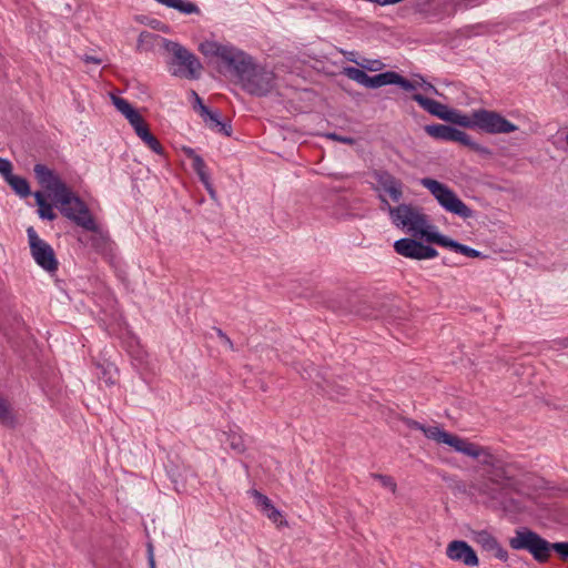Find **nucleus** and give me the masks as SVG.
I'll use <instances>...</instances> for the list:
<instances>
[{"label": "nucleus", "mask_w": 568, "mask_h": 568, "mask_svg": "<svg viewBox=\"0 0 568 568\" xmlns=\"http://www.w3.org/2000/svg\"><path fill=\"white\" fill-rule=\"evenodd\" d=\"M408 427L418 429L424 435L436 443L450 446L457 453L475 458L485 467L483 483L479 491L489 496L491 499H498L503 493L519 491L524 468L517 462L504 460L500 456L494 454L490 448L470 443L466 438L453 435L438 426H425L419 422L407 420Z\"/></svg>", "instance_id": "f257e3e1"}, {"label": "nucleus", "mask_w": 568, "mask_h": 568, "mask_svg": "<svg viewBox=\"0 0 568 568\" xmlns=\"http://www.w3.org/2000/svg\"><path fill=\"white\" fill-rule=\"evenodd\" d=\"M33 172L38 183L52 195L63 216L84 230H98L87 204L67 186L55 171L38 163Z\"/></svg>", "instance_id": "f03ea898"}, {"label": "nucleus", "mask_w": 568, "mask_h": 568, "mask_svg": "<svg viewBox=\"0 0 568 568\" xmlns=\"http://www.w3.org/2000/svg\"><path fill=\"white\" fill-rule=\"evenodd\" d=\"M200 52L206 58L220 59L229 70L234 72L239 81L252 69L253 58L243 50L216 41H204L199 45Z\"/></svg>", "instance_id": "7ed1b4c3"}, {"label": "nucleus", "mask_w": 568, "mask_h": 568, "mask_svg": "<svg viewBox=\"0 0 568 568\" xmlns=\"http://www.w3.org/2000/svg\"><path fill=\"white\" fill-rule=\"evenodd\" d=\"M379 197L385 207H387L392 222L397 227L405 229L413 236L423 237L427 242H430L428 237L432 234H439L428 230L430 226L428 225L427 217L419 209L409 204H399L393 207L383 195Z\"/></svg>", "instance_id": "20e7f679"}, {"label": "nucleus", "mask_w": 568, "mask_h": 568, "mask_svg": "<svg viewBox=\"0 0 568 568\" xmlns=\"http://www.w3.org/2000/svg\"><path fill=\"white\" fill-rule=\"evenodd\" d=\"M460 125L470 129L477 128L489 134L511 133L518 130L517 125L501 114L486 109L475 110L470 115L464 114Z\"/></svg>", "instance_id": "39448f33"}, {"label": "nucleus", "mask_w": 568, "mask_h": 568, "mask_svg": "<svg viewBox=\"0 0 568 568\" xmlns=\"http://www.w3.org/2000/svg\"><path fill=\"white\" fill-rule=\"evenodd\" d=\"M420 184L432 193L445 211L465 220L474 216L473 210L446 184L430 178L422 179Z\"/></svg>", "instance_id": "423d86ee"}, {"label": "nucleus", "mask_w": 568, "mask_h": 568, "mask_svg": "<svg viewBox=\"0 0 568 568\" xmlns=\"http://www.w3.org/2000/svg\"><path fill=\"white\" fill-rule=\"evenodd\" d=\"M342 73L348 79L369 89H377L384 85L396 84L405 91L416 90V84H414L413 81L405 79L395 71H386L374 77H369L365 71L358 68L345 67L343 68Z\"/></svg>", "instance_id": "0eeeda50"}, {"label": "nucleus", "mask_w": 568, "mask_h": 568, "mask_svg": "<svg viewBox=\"0 0 568 568\" xmlns=\"http://www.w3.org/2000/svg\"><path fill=\"white\" fill-rule=\"evenodd\" d=\"M164 48L172 54L170 64L175 67L172 75L192 80L200 77L202 64L195 54L182 44L170 40H165Z\"/></svg>", "instance_id": "6e6552de"}, {"label": "nucleus", "mask_w": 568, "mask_h": 568, "mask_svg": "<svg viewBox=\"0 0 568 568\" xmlns=\"http://www.w3.org/2000/svg\"><path fill=\"white\" fill-rule=\"evenodd\" d=\"M247 93L256 97H265L276 85V77L273 71L253 63L252 69L240 80Z\"/></svg>", "instance_id": "1a4fd4ad"}, {"label": "nucleus", "mask_w": 568, "mask_h": 568, "mask_svg": "<svg viewBox=\"0 0 568 568\" xmlns=\"http://www.w3.org/2000/svg\"><path fill=\"white\" fill-rule=\"evenodd\" d=\"M509 545L515 550L529 551L540 562L546 561L550 550L554 549L552 544L529 529L517 530L515 537L509 540Z\"/></svg>", "instance_id": "9d476101"}, {"label": "nucleus", "mask_w": 568, "mask_h": 568, "mask_svg": "<svg viewBox=\"0 0 568 568\" xmlns=\"http://www.w3.org/2000/svg\"><path fill=\"white\" fill-rule=\"evenodd\" d=\"M27 235L30 253L34 262L48 273H54L58 270L59 263L52 246L40 239L32 226L27 229Z\"/></svg>", "instance_id": "9b49d317"}, {"label": "nucleus", "mask_w": 568, "mask_h": 568, "mask_svg": "<svg viewBox=\"0 0 568 568\" xmlns=\"http://www.w3.org/2000/svg\"><path fill=\"white\" fill-rule=\"evenodd\" d=\"M394 250L397 254L414 260H430L438 255L434 247L408 237L397 240Z\"/></svg>", "instance_id": "f8f14e48"}, {"label": "nucleus", "mask_w": 568, "mask_h": 568, "mask_svg": "<svg viewBox=\"0 0 568 568\" xmlns=\"http://www.w3.org/2000/svg\"><path fill=\"white\" fill-rule=\"evenodd\" d=\"M413 100L417 102L419 106H422L425 111H427L432 115L437 116L438 119L449 121L458 125H460V122L463 121V113L456 110H452L436 100L426 98L419 93L414 94Z\"/></svg>", "instance_id": "ddd939ff"}, {"label": "nucleus", "mask_w": 568, "mask_h": 568, "mask_svg": "<svg viewBox=\"0 0 568 568\" xmlns=\"http://www.w3.org/2000/svg\"><path fill=\"white\" fill-rule=\"evenodd\" d=\"M446 556L465 566L475 567L479 564L475 550L464 540H453L447 545Z\"/></svg>", "instance_id": "4468645a"}, {"label": "nucleus", "mask_w": 568, "mask_h": 568, "mask_svg": "<svg viewBox=\"0 0 568 568\" xmlns=\"http://www.w3.org/2000/svg\"><path fill=\"white\" fill-rule=\"evenodd\" d=\"M377 183V190L390 196L394 202H398L403 196V183L387 171L374 173Z\"/></svg>", "instance_id": "2eb2a0df"}, {"label": "nucleus", "mask_w": 568, "mask_h": 568, "mask_svg": "<svg viewBox=\"0 0 568 568\" xmlns=\"http://www.w3.org/2000/svg\"><path fill=\"white\" fill-rule=\"evenodd\" d=\"M201 116L209 129L222 133L225 136L232 134L231 122L222 121L217 111H211L207 106L201 105Z\"/></svg>", "instance_id": "dca6fc26"}, {"label": "nucleus", "mask_w": 568, "mask_h": 568, "mask_svg": "<svg viewBox=\"0 0 568 568\" xmlns=\"http://www.w3.org/2000/svg\"><path fill=\"white\" fill-rule=\"evenodd\" d=\"M428 239L430 240V243H435V244H438L444 247H449V248L454 250L455 252H458L467 257H471V258L484 257L481 252H479L473 247H469L465 244H460L452 239H448L447 236H445L443 234H432Z\"/></svg>", "instance_id": "f3484780"}, {"label": "nucleus", "mask_w": 568, "mask_h": 568, "mask_svg": "<svg viewBox=\"0 0 568 568\" xmlns=\"http://www.w3.org/2000/svg\"><path fill=\"white\" fill-rule=\"evenodd\" d=\"M425 131L435 139L454 142L456 128L445 124H430L425 126Z\"/></svg>", "instance_id": "a211bd4d"}, {"label": "nucleus", "mask_w": 568, "mask_h": 568, "mask_svg": "<svg viewBox=\"0 0 568 568\" xmlns=\"http://www.w3.org/2000/svg\"><path fill=\"white\" fill-rule=\"evenodd\" d=\"M156 2L168 7L178 10L181 13L184 14H199L200 8L187 0H155Z\"/></svg>", "instance_id": "6ab92c4d"}, {"label": "nucleus", "mask_w": 568, "mask_h": 568, "mask_svg": "<svg viewBox=\"0 0 568 568\" xmlns=\"http://www.w3.org/2000/svg\"><path fill=\"white\" fill-rule=\"evenodd\" d=\"M192 168L196 172L200 181L204 184L205 189L209 191V193L213 196L214 195V189L212 186L210 175L206 171V164L202 156L197 155L194 156L192 160Z\"/></svg>", "instance_id": "aec40b11"}, {"label": "nucleus", "mask_w": 568, "mask_h": 568, "mask_svg": "<svg viewBox=\"0 0 568 568\" xmlns=\"http://www.w3.org/2000/svg\"><path fill=\"white\" fill-rule=\"evenodd\" d=\"M112 102L130 123L136 122L140 113L123 98L112 95Z\"/></svg>", "instance_id": "412c9836"}, {"label": "nucleus", "mask_w": 568, "mask_h": 568, "mask_svg": "<svg viewBox=\"0 0 568 568\" xmlns=\"http://www.w3.org/2000/svg\"><path fill=\"white\" fill-rule=\"evenodd\" d=\"M225 439L223 440L224 444L229 445L230 448L235 454H243L246 449V445L244 442V437L241 433L235 430H230L229 433H224Z\"/></svg>", "instance_id": "4be33fe9"}, {"label": "nucleus", "mask_w": 568, "mask_h": 568, "mask_svg": "<svg viewBox=\"0 0 568 568\" xmlns=\"http://www.w3.org/2000/svg\"><path fill=\"white\" fill-rule=\"evenodd\" d=\"M34 199L37 202L38 214L42 220L53 221L57 217V214L53 212L52 205L47 202L44 195L41 192H36Z\"/></svg>", "instance_id": "5701e85b"}, {"label": "nucleus", "mask_w": 568, "mask_h": 568, "mask_svg": "<svg viewBox=\"0 0 568 568\" xmlns=\"http://www.w3.org/2000/svg\"><path fill=\"white\" fill-rule=\"evenodd\" d=\"M473 540L486 551L494 550V547H497L498 542L497 539L486 530L475 531L473 534Z\"/></svg>", "instance_id": "b1692460"}, {"label": "nucleus", "mask_w": 568, "mask_h": 568, "mask_svg": "<svg viewBox=\"0 0 568 568\" xmlns=\"http://www.w3.org/2000/svg\"><path fill=\"white\" fill-rule=\"evenodd\" d=\"M7 183L21 197H27L31 194L29 183L24 178H21L19 175H10Z\"/></svg>", "instance_id": "393cba45"}, {"label": "nucleus", "mask_w": 568, "mask_h": 568, "mask_svg": "<svg viewBox=\"0 0 568 568\" xmlns=\"http://www.w3.org/2000/svg\"><path fill=\"white\" fill-rule=\"evenodd\" d=\"M98 230H89L93 233L92 235V245L97 248L104 247L108 242L110 241L109 234L105 230H103L98 223H97Z\"/></svg>", "instance_id": "a878e982"}, {"label": "nucleus", "mask_w": 568, "mask_h": 568, "mask_svg": "<svg viewBox=\"0 0 568 568\" xmlns=\"http://www.w3.org/2000/svg\"><path fill=\"white\" fill-rule=\"evenodd\" d=\"M357 65L361 67V70L367 71H381L385 68V64L379 59H367L363 58L357 62Z\"/></svg>", "instance_id": "bb28decb"}, {"label": "nucleus", "mask_w": 568, "mask_h": 568, "mask_svg": "<svg viewBox=\"0 0 568 568\" xmlns=\"http://www.w3.org/2000/svg\"><path fill=\"white\" fill-rule=\"evenodd\" d=\"M136 135L144 142L145 139H148V136L151 134V132L149 131L148 126L145 125L143 119L141 115H139V119L136 120V122L134 123H130Z\"/></svg>", "instance_id": "cd10ccee"}, {"label": "nucleus", "mask_w": 568, "mask_h": 568, "mask_svg": "<svg viewBox=\"0 0 568 568\" xmlns=\"http://www.w3.org/2000/svg\"><path fill=\"white\" fill-rule=\"evenodd\" d=\"M372 477L377 479L381 485L387 489H389L392 493L396 491V483L390 476L382 475V474H372Z\"/></svg>", "instance_id": "c85d7f7f"}, {"label": "nucleus", "mask_w": 568, "mask_h": 568, "mask_svg": "<svg viewBox=\"0 0 568 568\" xmlns=\"http://www.w3.org/2000/svg\"><path fill=\"white\" fill-rule=\"evenodd\" d=\"M0 423L10 424L11 415L7 402L0 397Z\"/></svg>", "instance_id": "c756f323"}, {"label": "nucleus", "mask_w": 568, "mask_h": 568, "mask_svg": "<svg viewBox=\"0 0 568 568\" xmlns=\"http://www.w3.org/2000/svg\"><path fill=\"white\" fill-rule=\"evenodd\" d=\"M454 142H459L460 144L466 145L469 149H470L471 144L474 143V141L467 133H465L464 131H460L458 129H456V131H455Z\"/></svg>", "instance_id": "7c9ffc66"}, {"label": "nucleus", "mask_w": 568, "mask_h": 568, "mask_svg": "<svg viewBox=\"0 0 568 568\" xmlns=\"http://www.w3.org/2000/svg\"><path fill=\"white\" fill-rule=\"evenodd\" d=\"M144 143L156 154H163V148L158 139L151 133Z\"/></svg>", "instance_id": "2f4dec72"}, {"label": "nucleus", "mask_w": 568, "mask_h": 568, "mask_svg": "<svg viewBox=\"0 0 568 568\" xmlns=\"http://www.w3.org/2000/svg\"><path fill=\"white\" fill-rule=\"evenodd\" d=\"M0 173L3 175L6 181H8L10 175H13L12 164L9 160L0 158Z\"/></svg>", "instance_id": "473e14b6"}, {"label": "nucleus", "mask_w": 568, "mask_h": 568, "mask_svg": "<svg viewBox=\"0 0 568 568\" xmlns=\"http://www.w3.org/2000/svg\"><path fill=\"white\" fill-rule=\"evenodd\" d=\"M253 496L255 497L257 504L262 507L263 511H265V509L273 505L267 496L263 495L257 490H253Z\"/></svg>", "instance_id": "72a5a7b5"}, {"label": "nucleus", "mask_w": 568, "mask_h": 568, "mask_svg": "<svg viewBox=\"0 0 568 568\" xmlns=\"http://www.w3.org/2000/svg\"><path fill=\"white\" fill-rule=\"evenodd\" d=\"M413 83L416 84V89L422 88L426 92H430V93H435V94L438 93L437 89L432 83L424 80L423 78H419V81H414Z\"/></svg>", "instance_id": "f704fd0d"}, {"label": "nucleus", "mask_w": 568, "mask_h": 568, "mask_svg": "<svg viewBox=\"0 0 568 568\" xmlns=\"http://www.w3.org/2000/svg\"><path fill=\"white\" fill-rule=\"evenodd\" d=\"M552 548L561 558L568 559V542H555Z\"/></svg>", "instance_id": "c9c22d12"}, {"label": "nucleus", "mask_w": 568, "mask_h": 568, "mask_svg": "<svg viewBox=\"0 0 568 568\" xmlns=\"http://www.w3.org/2000/svg\"><path fill=\"white\" fill-rule=\"evenodd\" d=\"M264 514L273 523H277L282 518V515H281L280 510H277L273 505L270 506L267 509H265Z\"/></svg>", "instance_id": "e433bc0d"}, {"label": "nucleus", "mask_w": 568, "mask_h": 568, "mask_svg": "<svg viewBox=\"0 0 568 568\" xmlns=\"http://www.w3.org/2000/svg\"><path fill=\"white\" fill-rule=\"evenodd\" d=\"M216 331V334L219 336V338L221 339V342L227 346L231 351H234V344L233 342L230 339V337L220 328H215Z\"/></svg>", "instance_id": "4c0bfd02"}, {"label": "nucleus", "mask_w": 568, "mask_h": 568, "mask_svg": "<svg viewBox=\"0 0 568 568\" xmlns=\"http://www.w3.org/2000/svg\"><path fill=\"white\" fill-rule=\"evenodd\" d=\"M470 150H473V151H475V152H477V153H479L480 155H484V156L491 155V151L487 146H484V145H481L479 143H476L475 141L471 144Z\"/></svg>", "instance_id": "58836bf2"}, {"label": "nucleus", "mask_w": 568, "mask_h": 568, "mask_svg": "<svg viewBox=\"0 0 568 568\" xmlns=\"http://www.w3.org/2000/svg\"><path fill=\"white\" fill-rule=\"evenodd\" d=\"M328 138L332 139V140L345 143V144H351L352 145V144L355 143V140L353 138H351V136H341V135H337L336 133L328 134Z\"/></svg>", "instance_id": "ea45409f"}, {"label": "nucleus", "mask_w": 568, "mask_h": 568, "mask_svg": "<svg viewBox=\"0 0 568 568\" xmlns=\"http://www.w3.org/2000/svg\"><path fill=\"white\" fill-rule=\"evenodd\" d=\"M491 552H494L495 557L500 560H506L508 558L507 551L500 546L499 542H497V547H494Z\"/></svg>", "instance_id": "a19ab883"}, {"label": "nucleus", "mask_w": 568, "mask_h": 568, "mask_svg": "<svg viewBox=\"0 0 568 568\" xmlns=\"http://www.w3.org/2000/svg\"><path fill=\"white\" fill-rule=\"evenodd\" d=\"M341 53L351 62H354L357 64V62H359V60H357V53L355 51H346V50H341Z\"/></svg>", "instance_id": "79ce46f5"}, {"label": "nucleus", "mask_w": 568, "mask_h": 568, "mask_svg": "<svg viewBox=\"0 0 568 568\" xmlns=\"http://www.w3.org/2000/svg\"><path fill=\"white\" fill-rule=\"evenodd\" d=\"M148 559H149L150 568H155L153 546L151 544L148 545Z\"/></svg>", "instance_id": "37998d69"}, {"label": "nucleus", "mask_w": 568, "mask_h": 568, "mask_svg": "<svg viewBox=\"0 0 568 568\" xmlns=\"http://www.w3.org/2000/svg\"><path fill=\"white\" fill-rule=\"evenodd\" d=\"M183 152H184V154H185L189 159H191V160H193V159H194V156H197V155H199V154H197L193 149H191V148H183Z\"/></svg>", "instance_id": "c03bdc74"}, {"label": "nucleus", "mask_w": 568, "mask_h": 568, "mask_svg": "<svg viewBox=\"0 0 568 568\" xmlns=\"http://www.w3.org/2000/svg\"><path fill=\"white\" fill-rule=\"evenodd\" d=\"M83 60L87 63H94V64H100L101 63L100 59H98L95 57H92V55H84Z\"/></svg>", "instance_id": "a18cd8bd"}, {"label": "nucleus", "mask_w": 568, "mask_h": 568, "mask_svg": "<svg viewBox=\"0 0 568 568\" xmlns=\"http://www.w3.org/2000/svg\"><path fill=\"white\" fill-rule=\"evenodd\" d=\"M192 94L194 95L195 100H196V106H194L195 109L197 108L199 112L201 113V105H204L201 98L197 95L196 92L192 91Z\"/></svg>", "instance_id": "49530a36"}, {"label": "nucleus", "mask_w": 568, "mask_h": 568, "mask_svg": "<svg viewBox=\"0 0 568 568\" xmlns=\"http://www.w3.org/2000/svg\"><path fill=\"white\" fill-rule=\"evenodd\" d=\"M566 142H567V144H568V134H567V136H566Z\"/></svg>", "instance_id": "de8ad7c7"}]
</instances>
